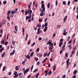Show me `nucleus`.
<instances>
[{"label": "nucleus", "instance_id": "nucleus-8", "mask_svg": "<svg viewBox=\"0 0 78 78\" xmlns=\"http://www.w3.org/2000/svg\"><path fill=\"white\" fill-rule=\"evenodd\" d=\"M31 19V17L30 16H26V20H27V19Z\"/></svg>", "mask_w": 78, "mask_h": 78}, {"label": "nucleus", "instance_id": "nucleus-34", "mask_svg": "<svg viewBox=\"0 0 78 78\" xmlns=\"http://www.w3.org/2000/svg\"><path fill=\"white\" fill-rule=\"evenodd\" d=\"M39 73H37L36 76V78H37V77H38V76H39Z\"/></svg>", "mask_w": 78, "mask_h": 78}, {"label": "nucleus", "instance_id": "nucleus-16", "mask_svg": "<svg viewBox=\"0 0 78 78\" xmlns=\"http://www.w3.org/2000/svg\"><path fill=\"white\" fill-rule=\"evenodd\" d=\"M41 27V25L40 23H39L37 25V27L38 28H40Z\"/></svg>", "mask_w": 78, "mask_h": 78}, {"label": "nucleus", "instance_id": "nucleus-49", "mask_svg": "<svg viewBox=\"0 0 78 78\" xmlns=\"http://www.w3.org/2000/svg\"><path fill=\"white\" fill-rule=\"evenodd\" d=\"M2 33H3V30L2 29L0 30V33H1V34H2Z\"/></svg>", "mask_w": 78, "mask_h": 78}, {"label": "nucleus", "instance_id": "nucleus-40", "mask_svg": "<svg viewBox=\"0 0 78 78\" xmlns=\"http://www.w3.org/2000/svg\"><path fill=\"white\" fill-rule=\"evenodd\" d=\"M39 48H38L36 50V52H38V51H39Z\"/></svg>", "mask_w": 78, "mask_h": 78}, {"label": "nucleus", "instance_id": "nucleus-52", "mask_svg": "<svg viewBox=\"0 0 78 78\" xmlns=\"http://www.w3.org/2000/svg\"><path fill=\"white\" fill-rule=\"evenodd\" d=\"M42 9L44 11H45V7H42Z\"/></svg>", "mask_w": 78, "mask_h": 78}, {"label": "nucleus", "instance_id": "nucleus-28", "mask_svg": "<svg viewBox=\"0 0 78 78\" xmlns=\"http://www.w3.org/2000/svg\"><path fill=\"white\" fill-rule=\"evenodd\" d=\"M35 44H36V43H35V42H34L33 43V44H31V47H32L33 46H34V45H35Z\"/></svg>", "mask_w": 78, "mask_h": 78}, {"label": "nucleus", "instance_id": "nucleus-17", "mask_svg": "<svg viewBox=\"0 0 78 78\" xmlns=\"http://www.w3.org/2000/svg\"><path fill=\"white\" fill-rule=\"evenodd\" d=\"M48 27H45V28L44 29V32H46L47 31V30Z\"/></svg>", "mask_w": 78, "mask_h": 78}, {"label": "nucleus", "instance_id": "nucleus-58", "mask_svg": "<svg viewBox=\"0 0 78 78\" xmlns=\"http://www.w3.org/2000/svg\"><path fill=\"white\" fill-rule=\"evenodd\" d=\"M67 66H69L70 64V62H69L67 64Z\"/></svg>", "mask_w": 78, "mask_h": 78}, {"label": "nucleus", "instance_id": "nucleus-24", "mask_svg": "<svg viewBox=\"0 0 78 78\" xmlns=\"http://www.w3.org/2000/svg\"><path fill=\"white\" fill-rule=\"evenodd\" d=\"M4 48L3 47L2 48L0 49V52H1V53H2V50H4Z\"/></svg>", "mask_w": 78, "mask_h": 78}, {"label": "nucleus", "instance_id": "nucleus-7", "mask_svg": "<svg viewBox=\"0 0 78 78\" xmlns=\"http://www.w3.org/2000/svg\"><path fill=\"white\" fill-rule=\"evenodd\" d=\"M30 56L29 55H27L26 57V59H30Z\"/></svg>", "mask_w": 78, "mask_h": 78}, {"label": "nucleus", "instance_id": "nucleus-15", "mask_svg": "<svg viewBox=\"0 0 78 78\" xmlns=\"http://www.w3.org/2000/svg\"><path fill=\"white\" fill-rule=\"evenodd\" d=\"M53 48V46H51L49 48V49L50 50H51Z\"/></svg>", "mask_w": 78, "mask_h": 78}, {"label": "nucleus", "instance_id": "nucleus-6", "mask_svg": "<svg viewBox=\"0 0 78 78\" xmlns=\"http://www.w3.org/2000/svg\"><path fill=\"white\" fill-rule=\"evenodd\" d=\"M1 43L2 45H4L5 44V40H3L1 41Z\"/></svg>", "mask_w": 78, "mask_h": 78}, {"label": "nucleus", "instance_id": "nucleus-57", "mask_svg": "<svg viewBox=\"0 0 78 78\" xmlns=\"http://www.w3.org/2000/svg\"><path fill=\"white\" fill-rule=\"evenodd\" d=\"M76 46H74V48H73V50H76Z\"/></svg>", "mask_w": 78, "mask_h": 78}, {"label": "nucleus", "instance_id": "nucleus-12", "mask_svg": "<svg viewBox=\"0 0 78 78\" xmlns=\"http://www.w3.org/2000/svg\"><path fill=\"white\" fill-rule=\"evenodd\" d=\"M19 66H17L15 67V69L16 70H19Z\"/></svg>", "mask_w": 78, "mask_h": 78}, {"label": "nucleus", "instance_id": "nucleus-4", "mask_svg": "<svg viewBox=\"0 0 78 78\" xmlns=\"http://www.w3.org/2000/svg\"><path fill=\"white\" fill-rule=\"evenodd\" d=\"M44 72L45 73V76H47V75H48V70H45L44 71Z\"/></svg>", "mask_w": 78, "mask_h": 78}, {"label": "nucleus", "instance_id": "nucleus-51", "mask_svg": "<svg viewBox=\"0 0 78 78\" xmlns=\"http://www.w3.org/2000/svg\"><path fill=\"white\" fill-rule=\"evenodd\" d=\"M7 19H8V20H10V17L9 16H8L7 17Z\"/></svg>", "mask_w": 78, "mask_h": 78}, {"label": "nucleus", "instance_id": "nucleus-32", "mask_svg": "<svg viewBox=\"0 0 78 78\" xmlns=\"http://www.w3.org/2000/svg\"><path fill=\"white\" fill-rule=\"evenodd\" d=\"M67 32H64L63 34V35H64V36H66V34H67Z\"/></svg>", "mask_w": 78, "mask_h": 78}, {"label": "nucleus", "instance_id": "nucleus-36", "mask_svg": "<svg viewBox=\"0 0 78 78\" xmlns=\"http://www.w3.org/2000/svg\"><path fill=\"white\" fill-rule=\"evenodd\" d=\"M44 6H45V5H44V4H42L41 7L42 8H44V7H45Z\"/></svg>", "mask_w": 78, "mask_h": 78}, {"label": "nucleus", "instance_id": "nucleus-56", "mask_svg": "<svg viewBox=\"0 0 78 78\" xmlns=\"http://www.w3.org/2000/svg\"><path fill=\"white\" fill-rule=\"evenodd\" d=\"M65 45H66L65 44H64L63 46V47H62V49H63V48H65Z\"/></svg>", "mask_w": 78, "mask_h": 78}, {"label": "nucleus", "instance_id": "nucleus-43", "mask_svg": "<svg viewBox=\"0 0 78 78\" xmlns=\"http://www.w3.org/2000/svg\"><path fill=\"white\" fill-rule=\"evenodd\" d=\"M72 42V39L70 41H69L68 43V44H71V42Z\"/></svg>", "mask_w": 78, "mask_h": 78}, {"label": "nucleus", "instance_id": "nucleus-3", "mask_svg": "<svg viewBox=\"0 0 78 78\" xmlns=\"http://www.w3.org/2000/svg\"><path fill=\"white\" fill-rule=\"evenodd\" d=\"M52 43V41H50V40H49V41H48L47 44V45L49 44V46L51 45V44Z\"/></svg>", "mask_w": 78, "mask_h": 78}, {"label": "nucleus", "instance_id": "nucleus-42", "mask_svg": "<svg viewBox=\"0 0 78 78\" xmlns=\"http://www.w3.org/2000/svg\"><path fill=\"white\" fill-rule=\"evenodd\" d=\"M31 7V5H28V8H29L28 9H31V8H30Z\"/></svg>", "mask_w": 78, "mask_h": 78}, {"label": "nucleus", "instance_id": "nucleus-26", "mask_svg": "<svg viewBox=\"0 0 78 78\" xmlns=\"http://www.w3.org/2000/svg\"><path fill=\"white\" fill-rule=\"evenodd\" d=\"M53 71H55V69H56V66H55V65H54V66L53 67Z\"/></svg>", "mask_w": 78, "mask_h": 78}, {"label": "nucleus", "instance_id": "nucleus-59", "mask_svg": "<svg viewBox=\"0 0 78 78\" xmlns=\"http://www.w3.org/2000/svg\"><path fill=\"white\" fill-rule=\"evenodd\" d=\"M47 60H48V58L47 57L44 60V61H47Z\"/></svg>", "mask_w": 78, "mask_h": 78}, {"label": "nucleus", "instance_id": "nucleus-35", "mask_svg": "<svg viewBox=\"0 0 78 78\" xmlns=\"http://www.w3.org/2000/svg\"><path fill=\"white\" fill-rule=\"evenodd\" d=\"M39 22H42V20L40 18L39 19Z\"/></svg>", "mask_w": 78, "mask_h": 78}, {"label": "nucleus", "instance_id": "nucleus-54", "mask_svg": "<svg viewBox=\"0 0 78 78\" xmlns=\"http://www.w3.org/2000/svg\"><path fill=\"white\" fill-rule=\"evenodd\" d=\"M63 41V39H61L60 40V42H62Z\"/></svg>", "mask_w": 78, "mask_h": 78}, {"label": "nucleus", "instance_id": "nucleus-62", "mask_svg": "<svg viewBox=\"0 0 78 78\" xmlns=\"http://www.w3.org/2000/svg\"><path fill=\"white\" fill-rule=\"evenodd\" d=\"M70 3V1H69L68 3V5H69Z\"/></svg>", "mask_w": 78, "mask_h": 78}, {"label": "nucleus", "instance_id": "nucleus-41", "mask_svg": "<svg viewBox=\"0 0 78 78\" xmlns=\"http://www.w3.org/2000/svg\"><path fill=\"white\" fill-rule=\"evenodd\" d=\"M50 3H48V6H47V7L48 8H50Z\"/></svg>", "mask_w": 78, "mask_h": 78}, {"label": "nucleus", "instance_id": "nucleus-1", "mask_svg": "<svg viewBox=\"0 0 78 78\" xmlns=\"http://www.w3.org/2000/svg\"><path fill=\"white\" fill-rule=\"evenodd\" d=\"M24 69H23V70H24V75H25L26 73H27L28 72V71L29 70H30V68H27L25 70V68H24Z\"/></svg>", "mask_w": 78, "mask_h": 78}, {"label": "nucleus", "instance_id": "nucleus-46", "mask_svg": "<svg viewBox=\"0 0 78 78\" xmlns=\"http://www.w3.org/2000/svg\"><path fill=\"white\" fill-rule=\"evenodd\" d=\"M33 65L32 66V67L31 69V72H32V70H33Z\"/></svg>", "mask_w": 78, "mask_h": 78}, {"label": "nucleus", "instance_id": "nucleus-55", "mask_svg": "<svg viewBox=\"0 0 78 78\" xmlns=\"http://www.w3.org/2000/svg\"><path fill=\"white\" fill-rule=\"evenodd\" d=\"M26 60V59H25L24 61L22 62V64H24L25 63V61Z\"/></svg>", "mask_w": 78, "mask_h": 78}, {"label": "nucleus", "instance_id": "nucleus-53", "mask_svg": "<svg viewBox=\"0 0 78 78\" xmlns=\"http://www.w3.org/2000/svg\"><path fill=\"white\" fill-rule=\"evenodd\" d=\"M14 55V54L13 52H12L10 53V56H11V55Z\"/></svg>", "mask_w": 78, "mask_h": 78}, {"label": "nucleus", "instance_id": "nucleus-31", "mask_svg": "<svg viewBox=\"0 0 78 78\" xmlns=\"http://www.w3.org/2000/svg\"><path fill=\"white\" fill-rule=\"evenodd\" d=\"M5 69H6V66H4L3 67V69H2V71H5Z\"/></svg>", "mask_w": 78, "mask_h": 78}, {"label": "nucleus", "instance_id": "nucleus-21", "mask_svg": "<svg viewBox=\"0 0 78 78\" xmlns=\"http://www.w3.org/2000/svg\"><path fill=\"white\" fill-rule=\"evenodd\" d=\"M34 59L35 61H38V60L39 59L38 58H37V57H35Z\"/></svg>", "mask_w": 78, "mask_h": 78}, {"label": "nucleus", "instance_id": "nucleus-18", "mask_svg": "<svg viewBox=\"0 0 78 78\" xmlns=\"http://www.w3.org/2000/svg\"><path fill=\"white\" fill-rule=\"evenodd\" d=\"M44 26L45 27H47V26H48V23L47 22L44 24Z\"/></svg>", "mask_w": 78, "mask_h": 78}, {"label": "nucleus", "instance_id": "nucleus-39", "mask_svg": "<svg viewBox=\"0 0 78 78\" xmlns=\"http://www.w3.org/2000/svg\"><path fill=\"white\" fill-rule=\"evenodd\" d=\"M47 53L44 54V57H45V56H47Z\"/></svg>", "mask_w": 78, "mask_h": 78}, {"label": "nucleus", "instance_id": "nucleus-38", "mask_svg": "<svg viewBox=\"0 0 78 78\" xmlns=\"http://www.w3.org/2000/svg\"><path fill=\"white\" fill-rule=\"evenodd\" d=\"M18 74L16 75H15L14 76V78H17L18 76Z\"/></svg>", "mask_w": 78, "mask_h": 78}, {"label": "nucleus", "instance_id": "nucleus-29", "mask_svg": "<svg viewBox=\"0 0 78 78\" xmlns=\"http://www.w3.org/2000/svg\"><path fill=\"white\" fill-rule=\"evenodd\" d=\"M4 44L5 45H8V41H6Z\"/></svg>", "mask_w": 78, "mask_h": 78}, {"label": "nucleus", "instance_id": "nucleus-63", "mask_svg": "<svg viewBox=\"0 0 78 78\" xmlns=\"http://www.w3.org/2000/svg\"><path fill=\"white\" fill-rule=\"evenodd\" d=\"M31 76L29 75L27 77V78H31Z\"/></svg>", "mask_w": 78, "mask_h": 78}, {"label": "nucleus", "instance_id": "nucleus-44", "mask_svg": "<svg viewBox=\"0 0 78 78\" xmlns=\"http://www.w3.org/2000/svg\"><path fill=\"white\" fill-rule=\"evenodd\" d=\"M55 5L56 6H57V5H58V0H57L56 1V2H55Z\"/></svg>", "mask_w": 78, "mask_h": 78}, {"label": "nucleus", "instance_id": "nucleus-50", "mask_svg": "<svg viewBox=\"0 0 78 78\" xmlns=\"http://www.w3.org/2000/svg\"><path fill=\"white\" fill-rule=\"evenodd\" d=\"M7 3V2L6 1H4V2L3 4L4 5H5V4H6Z\"/></svg>", "mask_w": 78, "mask_h": 78}, {"label": "nucleus", "instance_id": "nucleus-19", "mask_svg": "<svg viewBox=\"0 0 78 78\" xmlns=\"http://www.w3.org/2000/svg\"><path fill=\"white\" fill-rule=\"evenodd\" d=\"M10 13H11V11L10 10L8 11L7 12V15L8 16V14H10Z\"/></svg>", "mask_w": 78, "mask_h": 78}, {"label": "nucleus", "instance_id": "nucleus-64", "mask_svg": "<svg viewBox=\"0 0 78 78\" xmlns=\"http://www.w3.org/2000/svg\"><path fill=\"white\" fill-rule=\"evenodd\" d=\"M66 75H64L62 77V78H66Z\"/></svg>", "mask_w": 78, "mask_h": 78}, {"label": "nucleus", "instance_id": "nucleus-14", "mask_svg": "<svg viewBox=\"0 0 78 78\" xmlns=\"http://www.w3.org/2000/svg\"><path fill=\"white\" fill-rule=\"evenodd\" d=\"M51 73H52V72H51V70H50L49 71L48 73V75H50L51 74Z\"/></svg>", "mask_w": 78, "mask_h": 78}, {"label": "nucleus", "instance_id": "nucleus-60", "mask_svg": "<svg viewBox=\"0 0 78 78\" xmlns=\"http://www.w3.org/2000/svg\"><path fill=\"white\" fill-rule=\"evenodd\" d=\"M43 15H44V14H43V13H41L40 14V16H43Z\"/></svg>", "mask_w": 78, "mask_h": 78}, {"label": "nucleus", "instance_id": "nucleus-47", "mask_svg": "<svg viewBox=\"0 0 78 78\" xmlns=\"http://www.w3.org/2000/svg\"><path fill=\"white\" fill-rule=\"evenodd\" d=\"M69 60H70V59L68 58V59L66 61V64L68 63H69Z\"/></svg>", "mask_w": 78, "mask_h": 78}, {"label": "nucleus", "instance_id": "nucleus-48", "mask_svg": "<svg viewBox=\"0 0 78 78\" xmlns=\"http://www.w3.org/2000/svg\"><path fill=\"white\" fill-rule=\"evenodd\" d=\"M42 37H39V39H38V40L39 41H41V40H42Z\"/></svg>", "mask_w": 78, "mask_h": 78}, {"label": "nucleus", "instance_id": "nucleus-20", "mask_svg": "<svg viewBox=\"0 0 78 78\" xmlns=\"http://www.w3.org/2000/svg\"><path fill=\"white\" fill-rule=\"evenodd\" d=\"M2 22L3 24H5V23H6V20H3Z\"/></svg>", "mask_w": 78, "mask_h": 78}, {"label": "nucleus", "instance_id": "nucleus-25", "mask_svg": "<svg viewBox=\"0 0 78 78\" xmlns=\"http://www.w3.org/2000/svg\"><path fill=\"white\" fill-rule=\"evenodd\" d=\"M77 72V70H75L73 72V74L74 75H75V74H76V73Z\"/></svg>", "mask_w": 78, "mask_h": 78}, {"label": "nucleus", "instance_id": "nucleus-27", "mask_svg": "<svg viewBox=\"0 0 78 78\" xmlns=\"http://www.w3.org/2000/svg\"><path fill=\"white\" fill-rule=\"evenodd\" d=\"M37 70H38V69H36L33 72L34 73H36V72L37 71Z\"/></svg>", "mask_w": 78, "mask_h": 78}, {"label": "nucleus", "instance_id": "nucleus-10", "mask_svg": "<svg viewBox=\"0 0 78 78\" xmlns=\"http://www.w3.org/2000/svg\"><path fill=\"white\" fill-rule=\"evenodd\" d=\"M67 16H65L64 18V22H66V20H67Z\"/></svg>", "mask_w": 78, "mask_h": 78}, {"label": "nucleus", "instance_id": "nucleus-33", "mask_svg": "<svg viewBox=\"0 0 78 78\" xmlns=\"http://www.w3.org/2000/svg\"><path fill=\"white\" fill-rule=\"evenodd\" d=\"M17 72L16 71H15L14 72V75H17Z\"/></svg>", "mask_w": 78, "mask_h": 78}, {"label": "nucleus", "instance_id": "nucleus-13", "mask_svg": "<svg viewBox=\"0 0 78 78\" xmlns=\"http://www.w3.org/2000/svg\"><path fill=\"white\" fill-rule=\"evenodd\" d=\"M41 30H37V34H39L41 33Z\"/></svg>", "mask_w": 78, "mask_h": 78}, {"label": "nucleus", "instance_id": "nucleus-37", "mask_svg": "<svg viewBox=\"0 0 78 78\" xmlns=\"http://www.w3.org/2000/svg\"><path fill=\"white\" fill-rule=\"evenodd\" d=\"M50 8H51V9H50L51 10L53 8V4L50 5Z\"/></svg>", "mask_w": 78, "mask_h": 78}, {"label": "nucleus", "instance_id": "nucleus-22", "mask_svg": "<svg viewBox=\"0 0 78 78\" xmlns=\"http://www.w3.org/2000/svg\"><path fill=\"white\" fill-rule=\"evenodd\" d=\"M30 42H31V40H29L27 43L28 45H30Z\"/></svg>", "mask_w": 78, "mask_h": 78}, {"label": "nucleus", "instance_id": "nucleus-61", "mask_svg": "<svg viewBox=\"0 0 78 78\" xmlns=\"http://www.w3.org/2000/svg\"><path fill=\"white\" fill-rule=\"evenodd\" d=\"M63 5H66V2L65 1H63Z\"/></svg>", "mask_w": 78, "mask_h": 78}, {"label": "nucleus", "instance_id": "nucleus-5", "mask_svg": "<svg viewBox=\"0 0 78 78\" xmlns=\"http://www.w3.org/2000/svg\"><path fill=\"white\" fill-rule=\"evenodd\" d=\"M5 53H6L5 52H3V53L1 55V57L2 58H4V56H5Z\"/></svg>", "mask_w": 78, "mask_h": 78}, {"label": "nucleus", "instance_id": "nucleus-23", "mask_svg": "<svg viewBox=\"0 0 78 78\" xmlns=\"http://www.w3.org/2000/svg\"><path fill=\"white\" fill-rule=\"evenodd\" d=\"M15 44H16V41H12V45H15Z\"/></svg>", "mask_w": 78, "mask_h": 78}, {"label": "nucleus", "instance_id": "nucleus-11", "mask_svg": "<svg viewBox=\"0 0 78 78\" xmlns=\"http://www.w3.org/2000/svg\"><path fill=\"white\" fill-rule=\"evenodd\" d=\"M63 42H60L59 43V47H61V46H62V44Z\"/></svg>", "mask_w": 78, "mask_h": 78}, {"label": "nucleus", "instance_id": "nucleus-30", "mask_svg": "<svg viewBox=\"0 0 78 78\" xmlns=\"http://www.w3.org/2000/svg\"><path fill=\"white\" fill-rule=\"evenodd\" d=\"M34 52H32L30 54V56H33V55H34Z\"/></svg>", "mask_w": 78, "mask_h": 78}, {"label": "nucleus", "instance_id": "nucleus-9", "mask_svg": "<svg viewBox=\"0 0 78 78\" xmlns=\"http://www.w3.org/2000/svg\"><path fill=\"white\" fill-rule=\"evenodd\" d=\"M15 29L16 31H17L18 30V27H17V26H15Z\"/></svg>", "mask_w": 78, "mask_h": 78}, {"label": "nucleus", "instance_id": "nucleus-2", "mask_svg": "<svg viewBox=\"0 0 78 78\" xmlns=\"http://www.w3.org/2000/svg\"><path fill=\"white\" fill-rule=\"evenodd\" d=\"M28 12H30V13H32V10H31V9H28L27 11L26 10L25 11V15H27L28 14Z\"/></svg>", "mask_w": 78, "mask_h": 78}, {"label": "nucleus", "instance_id": "nucleus-45", "mask_svg": "<svg viewBox=\"0 0 78 78\" xmlns=\"http://www.w3.org/2000/svg\"><path fill=\"white\" fill-rule=\"evenodd\" d=\"M12 13H11V14H14V11L11 10L10 11Z\"/></svg>", "mask_w": 78, "mask_h": 78}]
</instances>
